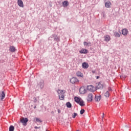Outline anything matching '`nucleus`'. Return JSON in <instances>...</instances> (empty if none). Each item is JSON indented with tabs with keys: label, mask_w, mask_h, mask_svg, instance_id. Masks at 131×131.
I'll use <instances>...</instances> for the list:
<instances>
[{
	"label": "nucleus",
	"mask_w": 131,
	"mask_h": 131,
	"mask_svg": "<svg viewBox=\"0 0 131 131\" xmlns=\"http://www.w3.org/2000/svg\"><path fill=\"white\" fill-rule=\"evenodd\" d=\"M57 93L59 95V97L60 100H64V98L65 97L64 96V94H65V90H58L57 91Z\"/></svg>",
	"instance_id": "2"
},
{
	"label": "nucleus",
	"mask_w": 131,
	"mask_h": 131,
	"mask_svg": "<svg viewBox=\"0 0 131 131\" xmlns=\"http://www.w3.org/2000/svg\"><path fill=\"white\" fill-rule=\"evenodd\" d=\"M35 119H36L37 122H42V121L39 118H35Z\"/></svg>",
	"instance_id": "25"
},
{
	"label": "nucleus",
	"mask_w": 131,
	"mask_h": 131,
	"mask_svg": "<svg viewBox=\"0 0 131 131\" xmlns=\"http://www.w3.org/2000/svg\"><path fill=\"white\" fill-rule=\"evenodd\" d=\"M104 96L106 98H108L109 96H110V94L109 93V92L106 91V93L104 94Z\"/></svg>",
	"instance_id": "21"
},
{
	"label": "nucleus",
	"mask_w": 131,
	"mask_h": 131,
	"mask_svg": "<svg viewBox=\"0 0 131 131\" xmlns=\"http://www.w3.org/2000/svg\"><path fill=\"white\" fill-rule=\"evenodd\" d=\"M103 88H104V85L101 83V82H99L96 86V90H102Z\"/></svg>",
	"instance_id": "7"
},
{
	"label": "nucleus",
	"mask_w": 131,
	"mask_h": 131,
	"mask_svg": "<svg viewBox=\"0 0 131 131\" xmlns=\"http://www.w3.org/2000/svg\"><path fill=\"white\" fill-rule=\"evenodd\" d=\"M79 92L82 95H83L84 94H85L86 93V89L84 86H82L80 88Z\"/></svg>",
	"instance_id": "5"
},
{
	"label": "nucleus",
	"mask_w": 131,
	"mask_h": 131,
	"mask_svg": "<svg viewBox=\"0 0 131 131\" xmlns=\"http://www.w3.org/2000/svg\"><path fill=\"white\" fill-rule=\"evenodd\" d=\"M111 5V3L110 2H107L105 3V6L106 8H110V5Z\"/></svg>",
	"instance_id": "19"
},
{
	"label": "nucleus",
	"mask_w": 131,
	"mask_h": 131,
	"mask_svg": "<svg viewBox=\"0 0 131 131\" xmlns=\"http://www.w3.org/2000/svg\"><path fill=\"white\" fill-rule=\"evenodd\" d=\"M62 6L64 8H67V7L69 6V2H68V1H64L62 3Z\"/></svg>",
	"instance_id": "14"
},
{
	"label": "nucleus",
	"mask_w": 131,
	"mask_h": 131,
	"mask_svg": "<svg viewBox=\"0 0 131 131\" xmlns=\"http://www.w3.org/2000/svg\"><path fill=\"white\" fill-rule=\"evenodd\" d=\"M104 115H105L104 114V113H103V115H102V118H104Z\"/></svg>",
	"instance_id": "31"
},
{
	"label": "nucleus",
	"mask_w": 131,
	"mask_h": 131,
	"mask_svg": "<svg viewBox=\"0 0 131 131\" xmlns=\"http://www.w3.org/2000/svg\"><path fill=\"white\" fill-rule=\"evenodd\" d=\"M76 116H77V114L75 113L72 115V117L73 118H75V117H76Z\"/></svg>",
	"instance_id": "26"
},
{
	"label": "nucleus",
	"mask_w": 131,
	"mask_h": 131,
	"mask_svg": "<svg viewBox=\"0 0 131 131\" xmlns=\"http://www.w3.org/2000/svg\"><path fill=\"white\" fill-rule=\"evenodd\" d=\"M128 34V30L127 29H123L122 30V34L124 36L127 35Z\"/></svg>",
	"instance_id": "6"
},
{
	"label": "nucleus",
	"mask_w": 131,
	"mask_h": 131,
	"mask_svg": "<svg viewBox=\"0 0 131 131\" xmlns=\"http://www.w3.org/2000/svg\"><path fill=\"white\" fill-rule=\"evenodd\" d=\"M9 51L10 52H11V53H14V52H16V48L14 46H10Z\"/></svg>",
	"instance_id": "12"
},
{
	"label": "nucleus",
	"mask_w": 131,
	"mask_h": 131,
	"mask_svg": "<svg viewBox=\"0 0 131 131\" xmlns=\"http://www.w3.org/2000/svg\"><path fill=\"white\" fill-rule=\"evenodd\" d=\"M114 35L116 37H120V34L118 32L115 33Z\"/></svg>",
	"instance_id": "24"
},
{
	"label": "nucleus",
	"mask_w": 131,
	"mask_h": 131,
	"mask_svg": "<svg viewBox=\"0 0 131 131\" xmlns=\"http://www.w3.org/2000/svg\"><path fill=\"white\" fill-rule=\"evenodd\" d=\"M57 40H58V41H60V38L58 37Z\"/></svg>",
	"instance_id": "30"
},
{
	"label": "nucleus",
	"mask_w": 131,
	"mask_h": 131,
	"mask_svg": "<svg viewBox=\"0 0 131 131\" xmlns=\"http://www.w3.org/2000/svg\"><path fill=\"white\" fill-rule=\"evenodd\" d=\"M82 67L84 68V69H86L87 68H89V63L86 62H83L82 64Z\"/></svg>",
	"instance_id": "13"
},
{
	"label": "nucleus",
	"mask_w": 131,
	"mask_h": 131,
	"mask_svg": "<svg viewBox=\"0 0 131 131\" xmlns=\"http://www.w3.org/2000/svg\"><path fill=\"white\" fill-rule=\"evenodd\" d=\"M20 122L22 123L24 126H26L27 125V122H28V118H21L20 119Z\"/></svg>",
	"instance_id": "3"
},
{
	"label": "nucleus",
	"mask_w": 131,
	"mask_h": 131,
	"mask_svg": "<svg viewBox=\"0 0 131 131\" xmlns=\"http://www.w3.org/2000/svg\"><path fill=\"white\" fill-rule=\"evenodd\" d=\"M80 54H88V50L85 49H82L79 51Z\"/></svg>",
	"instance_id": "15"
},
{
	"label": "nucleus",
	"mask_w": 131,
	"mask_h": 131,
	"mask_svg": "<svg viewBox=\"0 0 131 131\" xmlns=\"http://www.w3.org/2000/svg\"><path fill=\"white\" fill-rule=\"evenodd\" d=\"M46 131H48V130H46Z\"/></svg>",
	"instance_id": "34"
},
{
	"label": "nucleus",
	"mask_w": 131,
	"mask_h": 131,
	"mask_svg": "<svg viewBox=\"0 0 131 131\" xmlns=\"http://www.w3.org/2000/svg\"><path fill=\"white\" fill-rule=\"evenodd\" d=\"M88 89L89 91H90V92H92V93H94V92L96 91V88L93 85L89 86Z\"/></svg>",
	"instance_id": "11"
},
{
	"label": "nucleus",
	"mask_w": 131,
	"mask_h": 131,
	"mask_svg": "<svg viewBox=\"0 0 131 131\" xmlns=\"http://www.w3.org/2000/svg\"><path fill=\"white\" fill-rule=\"evenodd\" d=\"M66 105L68 108H71V107H72V105H71V103H70V102H67Z\"/></svg>",
	"instance_id": "22"
},
{
	"label": "nucleus",
	"mask_w": 131,
	"mask_h": 131,
	"mask_svg": "<svg viewBox=\"0 0 131 131\" xmlns=\"http://www.w3.org/2000/svg\"><path fill=\"white\" fill-rule=\"evenodd\" d=\"M70 81L71 83H72V84H77V83H79V80H78L76 77L71 78Z\"/></svg>",
	"instance_id": "4"
},
{
	"label": "nucleus",
	"mask_w": 131,
	"mask_h": 131,
	"mask_svg": "<svg viewBox=\"0 0 131 131\" xmlns=\"http://www.w3.org/2000/svg\"><path fill=\"white\" fill-rule=\"evenodd\" d=\"M34 128H40V126H39V127H37V126H35L34 127Z\"/></svg>",
	"instance_id": "28"
},
{
	"label": "nucleus",
	"mask_w": 131,
	"mask_h": 131,
	"mask_svg": "<svg viewBox=\"0 0 131 131\" xmlns=\"http://www.w3.org/2000/svg\"><path fill=\"white\" fill-rule=\"evenodd\" d=\"M80 114L82 115L83 113H84V110L82 109L80 112Z\"/></svg>",
	"instance_id": "27"
},
{
	"label": "nucleus",
	"mask_w": 131,
	"mask_h": 131,
	"mask_svg": "<svg viewBox=\"0 0 131 131\" xmlns=\"http://www.w3.org/2000/svg\"><path fill=\"white\" fill-rule=\"evenodd\" d=\"M108 90H109V91H111L112 89H111V88H109Z\"/></svg>",
	"instance_id": "33"
},
{
	"label": "nucleus",
	"mask_w": 131,
	"mask_h": 131,
	"mask_svg": "<svg viewBox=\"0 0 131 131\" xmlns=\"http://www.w3.org/2000/svg\"><path fill=\"white\" fill-rule=\"evenodd\" d=\"M110 39H111V38L110 37V36L109 35H106L104 36V40L105 41H109L110 40Z\"/></svg>",
	"instance_id": "18"
},
{
	"label": "nucleus",
	"mask_w": 131,
	"mask_h": 131,
	"mask_svg": "<svg viewBox=\"0 0 131 131\" xmlns=\"http://www.w3.org/2000/svg\"><path fill=\"white\" fill-rule=\"evenodd\" d=\"M17 4L20 8H24V5L23 4V1L22 0H18Z\"/></svg>",
	"instance_id": "10"
},
{
	"label": "nucleus",
	"mask_w": 131,
	"mask_h": 131,
	"mask_svg": "<svg viewBox=\"0 0 131 131\" xmlns=\"http://www.w3.org/2000/svg\"><path fill=\"white\" fill-rule=\"evenodd\" d=\"M87 101L88 102H92L93 101V94L90 93L88 95Z\"/></svg>",
	"instance_id": "8"
},
{
	"label": "nucleus",
	"mask_w": 131,
	"mask_h": 131,
	"mask_svg": "<svg viewBox=\"0 0 131 131\" xmlns=\"http://www.w3.org/2000/svg\"><path fill=\"white\" fill-rule=\"evenodd\" d=\"M84 46H86L88 47H91V43L90 42H84Z\"/></svg>",
	"instance_id": "20"
},
{
	"label": "nucleus",
	"mask_w": 131,
	"mask_h": 131,
	"mask_svg": "<svg viewBox=\"0 0 131 131\" xmlns=\"http://www.w3.org/2000/svg\"><path fill=\"white\" fill-rule=\"evenodd\" d=\"M14 129H15V127H14V126L11 125L9 127V131H14Z\"/></svg>",
	"instance_id": "23"
},
{
	"label": "nucleus",
	"mask_w": 131,
	"mask_h": 131,
	"mask_svg": "<svg viewBox=\"0 0 131 131\" xmlns=\"http://www.w3.org/2000/svg\"><path fill=\"white\" fill-rule=\"evenodd\" d=\"M76 75L78 77H81V78H83V74H82L81 72H79V71L76 72Z\"/></svg>",
	"instance_id": "9"
},
{
	"label": "nucleus",
	"mask_w": 131,
	"mask_h": 131,
	"mask_svg": "<svg viewBox=\"0 0 131 131\" xmlns=\"http://www.w3.org/2000/svg\"><path fill=\"white\" fill-rule=\"evenodd\" d=\"M101 95L95 96V100L96 102H99L101 100Z\"/></svg>",
	"instance_id": "16"
},
{
	"label": "nucleus",
	"mask_w": 131,
	"mask_h": 131,
	"mask_svg": "<svg viewBox=\"0 0 131 131\" xmlns=\"http://www.w3.org/2000/svg\"><path fill=\"white\" fill-rule=\"evenodd\" d=\"M5 97H6L5 92H4V91H2L0 95V99H1V100H4V99H5Z\"/></svg>",
	"instance_id": "17"
},
{
	"label": "nucleus",
	"mask_w": 131,
	"mask_h": 131,
	"mask_svg": "<svg viewBox=\"0 0 131 131\" xmlns=\"http://www.w3.org/2000/svg\"><path fill=\"white\" fill-rule=\"evenodd\" d=\"M96 78H97V79H99V78H100V76H97Z\"/></svg>",
	"instance_id": "29"
},
{
	"label": "nucleus",
	"mask_w": 131,
	"mask_h": 131,
	"mask_svg": "<svg viewBox=\"0 0 131 131\" xmlns=\"http://www.w3.org/2000/svg\"><path fill=\"white\" fill-rule=\"evenodd\" d=\"M75 99V102L76 103H77V104H79L80 106H81V107L85 106L84 101L81 99V98L75 97L74 98Z\"/></svg>",
	"instance_id": "1"
},
{
	"label": "nucleus",
	"mask_w": 131,
	"mask_h": 131,
	"mask_svg": "<svg viewBox=\"0 0 131 131\" xmlns=\"http://www.w3.org/2000/svg\"><path fill=\"white\" fill-rule=\"evenodd\" d=\"M92 73H96V71H92Z\"/></svg>",
	"instance_id": "32"
}]
</instances>
